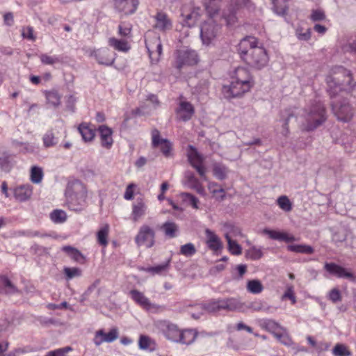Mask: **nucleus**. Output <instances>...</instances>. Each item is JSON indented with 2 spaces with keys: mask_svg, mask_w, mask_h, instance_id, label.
Masks as SVG:
<instances>
[{
  "mask_svg": "<svg viewBox=\"0 0 356 356\" xmlns=\"http://www.w3.org/2000/svg\"><path fill=\"white\" fill-rule=\"evenodd\" d=\"M324 268L330 275L339 278H346L350 280H354V275L353 273L335 263H325Z\"/></svg>",
  "mask_w": 356,
  "mask_h": 356,
  "instance_id": "dca6fc26",
  "label": "nucleus"
},
{
  "mask_svg": "<svg viewBox=\"0 0 356 356\" xmlns=\"http://www.w3.org/2000/svg\"><path fill=\"white\" fill-rule=\"evenodd\" d=\"M2 293L10 296L19 293L20 291L6 276L1 275V293Z\"/></svg>",
  "mask_w": 356,
  "mask_h": 356,
  "instance_id": "bb28decb",
  "label": "nucleus"
},
{
  "mask_svg": "<svg viewBox=\"0 0 356 356\" xmlns=\"http://www.w3.org/2000/svg\"><path fill=\"white\" fill-rule=\"evenodd\" d=\"M118 33L122 37H130L131 33V25L129 23L121 22L118 26Z\"/></svg>",
  "mask_w": 356,
  "mask_h": 356,
  "instance_id": "bf43d9fd",
  "label": "nucleus"
},
{
  "mask_svg": "<svg viewBox=\"0 0 356 356\" xmlns=\"http://www.w3.org/2000/svg\"><path fill=\"white\" fill-rule=\"evenodd\" d=\"M129 293H130L131 298L137 304H138L139 305H140L141 307H143V308L147 309L150 308V307H151L150 301L146 296H145V295L143 293H141L140 291H139L136 289H133V290L130 291Z\"/></svg>",
  "mask_w": 356,
  "mask_h": 356,
  "instance_id": "cd10ccee",
  "label": "nucleus"
},
{
  "mask_svg": "<svg viewBox=\"0 0 356 356\" xmlns=\"http://www.w3.org/2000/svg\"><path fill=\"white\" fill-rule=\"evenodd\" d=\"M40 58L42 63L44 65H54L61 61L60 58L58 56H50L45 54H41Z\"/></svg>",
  "mask_w": 356,
  "mask_h": 356,
  "instance_id": "680f3d73",
  "label": "nucleus"
},
{
  "mask_svg": "<svg viewBox=\"0 0 356 356\" xmlns=\"http://www.w3.org/2000/svg\"><path fill=\"white\" fill-rule=\"evenodd\" d=\"M243 305V309H245V312H246L247 309H251L253 312H260L264 311L266 312H268L271 307L268 306L266 307L264 304V302L260 300H256L252 302H250L245 305V303H242Z\"/></svg>",
  "mask_w": 356,
  "mask_h": 356,
  "instance_id": "e433bc0d",
  "label": "nucleus"
},
{
  "mask_svg": "<svg viewBox=\"0 0 356 356\" xmlns=\"http://www.w3.org/2000/svg\"><path fill=\"white\" fill-rule=\"evenodd\" d=\"M154 18L155 19L154 29L163 32L172 29V21L166 13L162 11L157 12Z\"/></svg>",
  "mask_w": 356,
  "mask_h": 356,
  "instance_id": "a211bd4d",
  "label": "nucleus"
},
{
  "mask_svg": "<svg viewBox=\"0 0 356 356\" xmlns=\"http://www.w3.org/2000/svg\"><path fill=\"white\" fill-rule=\"evenodd\" d=\"M45 96L48 104H51L54 107H57L60 104V95L58 91L52 90L50 91L45 92Z\"/></svg>",
  "mask_w": 356,
  "mask_h": 356,
  "instance_id": "ea45409f",
  "label": "nucleus"
},
{
  "mask_svg": "<svg viewBox=\"0 0 356 356\" xmlns=\"http://www.w3.org/2000/svg\"><path fill=\"white\" fill-rule=\"evenodd\" d=\"M43 177V172L41 168L33 166L31 170V180L33 183L39 184Z\"/></svg>",
  "mask_w": 356,
  "mask_h": 356,
  "instance_id": "8fccbe9b",
  "label": "nucleus"
},
{
  "mask_svg": "<svg viewBox=\"0 0 356 356\" xmlns=\"http://www.w3.org/2000/svg\"><path fill=\"white\" fill-rule=\"evenodd\" d=\"M260 326L272 334L275 333L278 328H281L279 323L272 319L263 320L260 323Z\"/></svg>",
  "mask_w": 356,
  "mask_h": 356,
  "instance_id": "37998d69",
  "label": "nucleus"
},
{
  "mask_svg": "<svg viewBox=\"0 0 356 356\" xmlns=\"http://www.w3.org/2000/svg\"><path fill=\"white\" fill-rule=\"evenodd\" d=\"M147 207L141 198L136 199L133 204L132 216L133 220L137 221L140 218L145 215Z\"/></svg>",
  "mask_w": 356,
  "mask_h": 356,
  "instance_id": "c85d7f7f",
  "label": "nucleus"
},
{
  "mask_svg": "<svg viewBox=\"0 0 356 356\" xmlns=\"http://www.w3.org/2000/svg\"><path fill=\"white\" fill-rule=\"evenodd\" d=\"M277 204L278 206L285 211H290L292 209V204L289 200V199L285 196H280L277 199Z\"/></svg>",
  "mask_w": 356,
  "mask_h": 356,
  "instance_id": "13d9d810",
  "label": "nucleus"
},
{
  "mask_svg": "<svg viewBox=\"0 0 356 356\" xmlns=\"http://www.w3.org/2000/svg\"><path fill=\"white\" fill-rule=\"evenodd\" d=\"M232 79L241 82L243 85H249L250 88L253 86L252 77L249 71L243 67L236 68L232 75Z\"/></svg>",
  "mask_w": 356,
  "mask_h": 356,
  "instance_id": "6ab92c4d",
  "label": "nucleus"
},
{
  "mask_svg": "<svg viewBox=\"0 0 356 356\" xmlns=\"http://www.w3.org/2000/svg\"><path fill=\"white\" fill-rule=\"evenodd\" d=\"M152 146L154 147H160L161 152L165 157L170 156L172 149L171 143L167 139L161 138L160 132L156 129L152 130Z\"/></svg>",
  "mask_w": 356,
  "mask_h": 356,
  "instance_id": "4468645a",
  "label": "nucleus"
},
{
  "mask_svg": "<svg viewBox=\"0 0 356 356\" xmlns=\"http://www.w3.org/2000/svg\"><path fill=\"white\" fill-rule=\"evenodd\" d=\"M139 4L138 0H115V8L124 15H131L135 13Z\"/></svg>",
  "mask_w": 356,
  "mask_h": 356,
  "instance_id": "f3484780",
  "label": "nucleus"
},
{
  "mask_svg": "<svg viewBox=\"0 0 356 356\" xmlns=\"http://www.w3.org/2000/svg\"><path fill=\"white\" fill-rule=\"evenodd\" d=\"M225 238L227 241L229 252L234 255L241 254L242 252L241 245L236 241L232 240L227 234L225 235Z\"/></svg>",
  "mask_w": 356,
  "mask_h": 356,
  "instance_id": "c03bdc74",
  "label": "nucleus"
},
{
  "mask_svg": "<svg viewBox=\"0 0 356 356\" xmlns=\"http://www.w3.org/2000/svg\"><path fill=\"white\" fill-rule=\"evenodd\" d=\"M331 107L333 113L340 121L348 122L353 116V109L346 98H343L338 102L332 101Z\"/></svg>",
  "mask_w": 356,
  "mask_h": 356,
  "instance_id": "0eeeda50",
  "label": "nucleus"
},
{
  "mask_svg": "<svg viewBox=\"0 0 356 356\" xmlns=\"http://www.w3.org/2000/svg\"><path fill=\"white\" fill-rule=\"evenodd\" d=\"M263 232L268 236L274 240L281 241H285V242H293L296 241V238L293 236L289 235L284 232H280L275 230H270L268 229H264L263 230Z\"/></svg>",
  "mask_w": 356,
  "mask_h": 356,
  "instance_id": "393cba45",
  "label": "nucleus"
},
{
  "mask_svg": "<svg viewBox=\"0 0 356 356\" xmlns=\"http://www.w3.org/2000/svg\"><path fill=\"white\" fill-rule=\"evenodd\" d=\"M152 340L150 337L146 335H140L138 341V346L140 349L147 350L151 349Z\"/></svg>",
  "mask_w": 356,
  "mask_h": 356,
  "instance_id": "0e129e2a",
  "label": "nucleus"
},
{
  "mask_svg": "<svg viewBox=\"0 0 356 356\" xmlns=\"http://www.w3.org/2000/svg\"><path fill=\"white\" fill-rule=\"evenodd\" d=\"M72 350V348L67 346L63 348H58L47 353L44 356H65L66 353Z\"/></svg>",
  "mask_w": 356,
  "mask_h": 356,
  "instance_id": "338daca9",
  "label": "nucleus"
},
{
  "mask_svg": "<svg viewBox=\"0 0 356 356\" xmlns=\"http://www.w3.org/2000/svg\"><path fill=\"white\" fill-rule=\"evenodd\" d=\"M43 145L46 148L55 146L58 143V138L52 130L47 131L42 137Z\"/></svg>",
  "mask_w": 356,
  "mask_h": 356,
  "instance_id": "a19ab883",
  "label": "nucleus"
},
{
  "mask_svg": "<svg viewBox=\"0 0 356 356\" xmlns=\"http://www.w3.org/2000/svg\"><path fill=\"white\" fill-rule=\"evenodd\" d=\"M50 218L55 223H63L67 220V214L63 210L55 209L50 213Z\"/></svg>",
  "mask_w": 356,
  "mask_h": 356,
  "instance_id": "09e8293b",
  "label": "nucleus"
},
{
  "mask_svg": "<svg viewBox=\"0 0 356 356\" xmlns=\"http://www.w3.org/2000/svg\"><path fill=\"white\" fill-rule=\"evenodd\" d=\"M287 250L298 253L312 254L314 252V248L311 245L300 244V245H289L287 246Z\"/></svg>",
  "mask_w": 356,
  "mask_h": 356,
  "instance_id": "58836bf2",
  "label": "nucleus"
},
{
  "mask_svg": "<svg viewBox=\"0 0 356 356\" xmlns=\"http://www.w3.org/2000/svg\"><path fill=\"white\" fill-rule=\"evenodd\" d=\"M250 88L249 85H243L241 82L232 79L229 85L222 86V93L225 98L232 99L240 97L249 91Z\"/></svg>",
  "mask_w": 356,
  "mask_h": 356,
  "instance_id": "9b49d317",
  "label": "nucleus"
},
{
  "mask_svg": "<svg viewBox=\"0 0 356 356\" xmlns=\"http://www.w3.org/2000/svg\"><path fill=\"white\" fill-rule=\"evenodd\" d=\"M352 74L342 66H338L333 70V74L326 78L327 92L331 99L337 97L340 93L352 87Z\"/></svg>",
  "mask_w": 356,
  "mask_h": 356,
  "instance_id": "20e7f679",
  "label": "nucleus"
},
{
  "mask_svg": "<svg viewBox=\"0 0 356 356\" xmlns=\"http://www.w3.org/2000/svg\"><path fill=\"white\" fill-rule=\"evenodd\" d=\"M61 250L76 262L83 264L86 259L83 254L78 249L71 245H65L62 247Z\"/></svg>",
  "mask_w": 356,
  "mask_h": 356,
  "instance_id": "a878e982",
  "label": "nucleus"
},
{
  "mask_svg": "<svg viewBox=\"0 0 356 356\" xmlns=\"http://www.w3.org/2000/svg\"><path fill=\"white\" fill-rule=\"evenodd\" d=\"M159 327L165 337L175 343L185 345L192 344L196 339L198 332L193 329L181 330L177 324L168 321L159 323Z\"/></svg>",
  "mask_w": 356,
  "mask_h": 356,
  "instance_id": "7ed1b4c3",
  "label": "nucleus"
},
{
  "mask_svg": "<svg viewBox=\"0 0 356 356\" xmlns=\"http://www.w3.org/2000/svg\"><path fill=\"white\" fill-rule=\"evenodd\" d=\"M251 3V0H231L230 5L227 10L223 12V18L227 25H233L237 21V12L248 7Z\"/></svg>",
  "mask_w": 356,
  "mask_h": 356,
  "instance_id": "6e6552de",
  "label": "nucleus"
},
{
  "mask_svg": "<svg viewBox=\"0 0 356 356\" xmlns=\"http://www.w3.org/2000/svg\"><path fill=\"white\" fill-rule=\"evenodd\" d=\"M219 26L215 22L210 19L204 22L200 27V38L202 43L206 45L210 44L216 38Z\"/></svg>",
  "mask_w": 356,
  "mask_h": 356,
  "instance_id": "9d476101",
  "label": "nucleus"
},
{
  "mask_svg": "<svg viewBox=\"0 0 356 356\" xmlns=\"http://www.w3.org/2000/svg\"><path fill=\"white\" fill-rule=\"evenodd\" d=\"M334 356H351L352 353L346 346L343 343H337L332 350Z\"/></svg>",
  "mask_w": 356,
  "mask_h": 356,
  "instance_id": "de8ad7c7",
  "label": "nucleus"
},
{
  "mask_svg": "<svg viewBox=\"0 0 356 356\" xmlns=\"http://www.w3.org/2000/svg\"><path fill=\"white\" fill-rule=\"evenodd\" d=\"M98 131L100 135L102 146L106 149H109L113 143L112 138V129L106 125H101L98 128Z\"/></svg>",
  "mask_w": 356,
  "mask_h": 356,
  "instance_id": "5701e85b",
  "label": "nucleus"
},
{
  "mask_svg": "<svg viewBox=\"0 0 356 356\" xmlns=\"http://www.w3.org/2000/svg\"><path fill=\"white\" fill-rule=\"evenodd\" d=\"M180 196L183 201L188 202V204L191 205L193 208L198 209L199 200L195 195L189 193L184 192L180 193Z\"/></svg>",
  "mask_w": 356,
  "mask_h": 356,
  "instance_id": "864d4df0",
  "label": "nucleus"
},
{
  "mask_svg": "<svg viewBox=\"0 0 356 356\" xmlns=\"http://www.w3.org/2000/svg\"><path fill=\"white\" fill-rule=\"evenodd\" d=\"M195 307L198 310V313H191V316L194 319L200 318L204 312L214 314L221 310L245 312L242 302L234 298L211 299L204 303L197 304Z\"/></svg>",
  "mask_w": 356,
  "mask_h": 356,
  "instance_id": "f03ea898",
  "label": "nucleus"
},
{
  "mask_svg": "<svg viewBox=\"0 0 356 356\" xmlns=\"http://www.w3.org/2000/svg\"><path fill=\"white\" fill-rule=\"evenodd\" d=\"M65 195L70 210L81 211L86 207L87 190L79 180L68 182Z\"/></svg>",
  "mask_w": 356,
  "mask_h": 356,
  "instance_id": "39448f33",
  "label": "nucleus"
},
{
  "mask_svg": "<svg viewBox=\"0 0 356 356\" xmlns=\"http://www.w3.org/2000/svg\"><path fill=\"white\" fill-rule=\"evenodd\" d=\"M13 161V157L11 155L3 153L1 155V170L8 172L11 168Z\"/></svg>",
  "mask_w": 356,
  "mask_h": 356,
  "instance_id": "4d7b16f0",
  "label": "nucleus"
},
{
  "mask_svg": "<svg viewBox=\"0 0 356 356\" xmlns=\"http://www.w3.org/2000/svg\"><path fill=\"white\" fill-rule=\"evenodd\" d=\"M198 61L197 54L191 49H181L177 52L175 67L180 70L184 65H193Z\"/></svg>",
  "mask_w": 356,
  "mask_h": 356,
  "instance_id": "f8f14e48",
  "label": "nucleus"
},
{
  "mask_svg": "<svg viewBox=\"0 0 356 356\" xmlns=\"http://www.w3.org/2000/svg\"><path fill=\"white\" fill-rule=\"evenodd\" d=\"M185 177L187 179V182L191 188L195 190L196 192L200 195H204V189L198 179L195 177L193 172H186Z\"/></svg>",
  "mask_w": 356,
  "mask_h": 356,
  "instance_id": "c756f323",
  "label": "nucleus"
},
{
  "mask_svg": "<svg viewBox=\"0 0 356 356\" xmlns=\"http://www.w3.org/2000/svg\"><path fill=\"white\" fill-rule=\"evenodd\" d=\"M228 172V168L222 163H216L213 165V175L219 180L225 179Z\"/></svg>",
  "mask_w": 356,
  "mask_h": 356,
  "instance_id": "4c0bfd02",
  "label": "nucleus"
},
{
  "mask_svg": "<svg viewBox=\"0 0 356 356\" xmlns=\"http://www.w3.org/2000/svg\"><path fill=\"white\" fill-rule=\"evenodd\" d=\"M135 242L138 246L152 248L155 243L154 230L146 225L141 226L135 237Z\"/></svg>",
  "mask_w": 356,
  "mask_h": 356,
  "instance_id": "1a4fd4ad",
  "label": "nucleus"
},
{
  "mask_svg": "<svg viewBox=\"0 0 356 356\" xmlns=\"http://www.w3.org/2000/svg\"><path fill=\"white\" fill-rule=\"evenodd\" d=\"M33 193V188L30 184L22 185L13 189V194L15 198L19 201L24 202L29 200Z\"/></svg>",
  "mask_w": 356,
  "mask_h": 356,
  "instance_id": "b1692460",
  "label": "nucleus"
},
{
  "mask_svg": "<svg viewBox=\"0 0 356 356\" xmlns=\"http://www.w3.org/2000/svg\"><path fill=\"white\" fill-rule=\"evenodd\" d=\"M195 252L196 249L195 245L191 243L183 245L180 248V254L186 257H191L195 254Z\"/></svg>",
  "mask_w": 356,
  "mask_h": 356,
  "instance_id": "6e6d98bb",
  "label": "nucleus"
},
{
  "mask_svg": "<svg viewBox=\"0 0 356 356\" xmlns=\"http://www.w3.org/2000/svg\"><path fill=\"white\" fill-rule=\"evenodd\" d=\"M205 235L206 244L210 250L218 251L222 249V244L220 238L213 231L209 229H206Z\"/></svg>",
  "mask_w": 356,
  "mask_h": 356,
  "instance_id": "4be33fe9",
  "label": "nucleus"
},
{
  "mask_svg": "<svg viewBox=\"0 0 356 356\" xmlns=\"http://www.w3.org/2000/svg\"><path fill=\"white\" fill-rule=\"evenodd\" d=\"M325 14L323 10L317 9L312 11L310 19L313 22H321L325 19Z\"/></svg>",
  "mask_w": 356,
  "mask_h": 356,
  "instance_id": "69168bd1",
  "label": "nucleus"
},
{
  "mask_svg": "<svg viewBox=\"0 0 356 356\" xmlns=\"http://www.w3.org/2000/svg\"><path fill=\"white\" fill-rule=\"evenodd\" d=\"M83 139L86 141H91L95 136V129L86 123L81 124L78 127Z\"/></svg>",
  "mask_w": 356,
  "mask_h": 356,
  "instance_id": "473e14b6",
  "label": "nucleus"
},
{
  "mask_svg": "<svg viewBox=\"0 0 356 356\" xmlns=\"http://www.w3.org/2000/svg\"><path fill=\"white\" fill-rule=\"evenodd\" d=\"M206 11L209 16L212 18L217 15L220 8L222 0H204Z\"/></svg>",
  "mask_w": 356,
  "mask_h": 356,
  "instance_id": "72a5a7b5",
  "label": "nucleus"
},
{
  "mask_svg": "<svg viewBox=\"0 0 356 356\" xmlns=\"http://www.w3.org/2000/svg\"><path fill=\"white\" fill-rule=\"evenodd\" d=\"M198 10H193L191 13L182 14L184 18V23L188 26H193L199 17Z\"/></svg>",
  "mask_w": 356,
  "mask_h": 356,
  "instance_id": "603ef678",
  "label": "nucleus"
},
{
  "mask_svg": "<svg viewBox=\"0 0 356 356\" xmlns=\"http://www.w3.org/2000/svg\"><path fill=\"white\" fill-rule=\"evenodd\" d=\"M94 56L100 65H111L115 61L113 54L108 49L95 51Z\"/></svg>",
  "mask_w": 356,
  "mask_h": 356,
  "instance_id": "412c9836",
  "label": "nucleus"
},
{
  "mask_svg": "<svg viewBox=\"0 0 356 356\" xmlns=\"http://www.w3.org/2000/svg\"><path fill=\"white\" fill-rule=\"evenodd\" d=\"M296 36L299 40L308 41L311 38V29L298 26L296 29Z\"/></svg>",
  "mask_w": 356,
  "mask_h": 356,
  "instance_id": "a18cd8bd",
  "label": "nucleus"
},
{
  "mask_svg": "<svg viewBox=\"0 0 356 356\" xmlns=\"http://www.w3.org/2000/svg\"><path fill=\"white\" fill-rule=\"evenodd\" d=\"M290 0H272V9L278 15L284 16L286 14L289 6L288 2Z\"/></svg>",
  "mask_w": 356,
  "mask_h": 356,
  "instance_id": "f704fd0d",
  "label": "nucleus"
},
{
  "mask_svg": "<svg viewBox=\"0 0 356 356\" xmlns=\"http://www.w3.org/2000/svg\"><path fill=\"white\" fill-rule=\"evenodd\" d=\"M190 152L188 153V160L190 164L197 170L199 175L206 180L205 168L203 165V158L196 148L189 145Z\"/></svg>",
  "mask_w": 356,
  "mask_h": 356,
  "instance_id": "ddd939ff",
  "label": "nucleus"
},
{
  "mask_svg": "<svg viewBox=\"0 0 356 356\" xmlns=\"http://www.w3.org/2000/svg\"><path fill=\"white\" fill-rule=\"evenodd\" d=\"M257 44V40L254 37H246L240 42L238 52L249 66L261 70L268 64L269 59L266 49Z\"/></svg>",
  "mask_w": 356,
  "mask_h": 356,
  "instance_id": "f257e3e1",
  "label": "nucleus"
},
{
  "mask_svg": "<svg viewBox=\"0 0 356 356\" xmlns=\"http://www.w3.org/2000/svg\"><path fill=\"white\" fill-rule=\"evenodd\" d=\"M302 117L305 119L302 129L307 131L316 129L327 118L325 107L321 102H315L309 108H305Z\"/></svg>",
  "mask_w": 356,
  "mask_h": 356,
  "instance_id": "423d86ee",
  "label": "nucleus"
},
{
  "mask_svg": "<svg viewBox=\"0 0 356 356\" xmlns=\"http://www.w3.org/2000/svg\"><path fill=\"white\" fill-rule=\"evenodd\" d=\"M118 337L119 332L117 327L112 328L108 333H105L104 330L101 329L95 332L93 341L97 346H99L104 342L111 343Z\"/></svg>",
  "mask_w": 356,
  "mask_h": 356,
  "instance_id": "2eb2a0df",
  "label": "nucleus"
},
{
  "mask_svg": "<svg viewBox=\"0 0 356 356\" xmlns=\"http://www.w3.org/2000/svg\"><path fill=\"white\" fill-rule=\"evenodd\" d=\"M108 45L119 51L127 52L130 49V45L124 40H119L115 38L108 39Z\"/></svg>",
  "mask_w": 356,
  "mask_h": 356,
  "instance_id": "c9c22d12",
  "label": "nucleus"
},
{
  "mask_svg": "<svg viewBox=\"0 0 356 356\" xmlns=\"http://www.w3.org/2000/svg\"><path fill=\"white\" fill-rule=\"evenodd\" d=\"M109 231L108 225H105L102 227L97 232V241L98 243L103 246H106L108 244V235Z\"/></svg>",
  "mask_w": 356,
  "mask_h": 356,
  "instance_id": "49530a36",
  "label": "nucleus"
},
{
  "mask_svg": "<svg viewBox=\"0 0 356 356\" xmlns=\"http://www.w3.org/2000/svg\"><path fill=\"white\" fill-rule=\"evenodd\" d=\"M280 117H281V120H283V124H282L283 131H282V134L286 136H287V134L289 132V122L290 119L291 118H296V117L295 115L293 110H292L291 108H287L284 111H282L280 113Z\"/></svg>",
  "mask_w": 356,
  "mask_h": 356,
  "instance_id": "7c9ffc66",
  "label": "nucleus"
},
{
  "mask_svg": "<svg viewBox=\"0 0 356 356\" xmlns=\"http://www.w3.org/2000/svg\"><path fill=\"white\" fill-rule=\"evenodd\" d=\"M63 273L66 277V280H70L74 277H80L81 275V270L76 267H64Z\"/></svg>",
  "mask_w": 356,
  "mask_h": 356,
  "instance_id": "3c124183",
  "label": "nucleus"
},
{
  "mask_svg": "<svg viewBox=\"0 0 356 356\" xmlns=\"http://www.w3.org/2000/svg\"><path fill=\"white\" fill-rule=\"evenodd\" d=\"M247 290L252 294H259L264 290V286L259 280H252L247 282Z\"/></svg>",
  "mask_w": 356,
  "mask_h": 356,
  "instance_id": "79ce46f5",
  "label": "nucleus"
},
{
  "mask_svg": "<svg viewBox=\"0 0 356 356\" xmlns=\"http://www.w3.org/2000/svg\"><path fill=\"white\" fill-rule=\"evenodd\" d=\"M348 231L346 229H340L335 232L332 235V241L335 243H342L347 238Z\"/></svg>",
  "mask_w": 356,
  "mask_h": 356,
  "instance_id": "5fc2aeb1",
  "label": "nucleus"
},
{
  "mask_svg": "<svg viewBox=\"0 0 356 356\" xmlns=\"http://www.w3.org/2000/svg\"><path fill=\"white\" fill-rule=\"evenodd\" d=\"M161 229L165 236L169 238H173L177 236L179 232V226L174 222L167 221L164 222Z\"/></svg>",
  "mask_w": 356,
  "mask_h": 356,
  "instance_id": "2f4dec72",
  "label": "nucleus"
},
{
  "mask_svg": "<svg viewBox=\"0 0 356 356\" xmlns=\"http://www.w3.org/2000/svg\"><path fill=\"white\" fill-rule=\"evenodd\" d=\"M170 260H168L166 262L157 265L156 266L149 267L147 268V272L152 273V274H160L163 271H165L169 266Z\"/></svg>",
  "mask_w": 356,
  "mask_h": 356,
  "instance_id": "e2e57ef3",
  "label": "nucleus"
},
{
  "mask_svg": "<svg viewBox=\"0 0 356 356\" xmlns=\"http://www.w3.org/2000/svg\"><path fill=\"white\" fill-rule=\"evenodd\" d=\"M208 188L213 194L222 193L220 200H223L225 197V191L224 188L220 187L216 182H210L208 185Z\"/></svg>",
  "mask_w": 356,
  "mask_h": 356,
  "instance_id": "052dcab7",
  "label": "nucleus"
},
{
  "mask_svg": "<svg viewBox=\"0 0 356 356\" xmlns=\"http://www.w3.org/2000/svg\"><path fill=\"white\" fill-rule=\"evenodd\" d=\"M22 35L24 38H26L31 41H35L36 37L33 34V29L31 26H26L22 29Z\"/></svg>",
  "mask_w": 356,
  "mask_h": 356,
  "instance_id": "774afa93",
  "label": "nucleus"
},
{
  "mask_svg": "<svg viewBox=\"0 0 356 356\" xmlns=\"http://www.w3.org/2000/svg\"><path fill=\"white\" fill-rule=\"evenodd\" d=\"M177 113L181 120L184 122L188 121L191 119L195 113L193 106L188 102H181Z\"/></svg>",
  "mask_w": 356,
  "mask_h": 356,
  "instance_id": "aec40b11",
  "label": "nucleus"
}]
</instances>
